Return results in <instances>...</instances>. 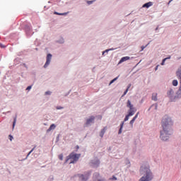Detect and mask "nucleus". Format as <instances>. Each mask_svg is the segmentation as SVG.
<instances>
[{
  "instance_id": "nucleus-1",
  "label": "nucleus",
  "mask_w": 181,
  "mask_h": 181,
  "mask_svg": "<svg viewBox=\"0 0 181 181\" xmlns=\"http://www.w3.org/2000/svg\"><path fill=\"white\" fill-rule=\"evenodd\" d=\"M161 126L163 130L160 132V138L163 141H168L170 135H171L172 127L173 126V122L172 119L168 116L163 117L161 121Z\"/></svg>"
},
{
  "instance_id": "nucleus-2",
  "label": "nucleus",
  "mask_w": 181,
  "mask_h": 181,
  "mask_svg": "<svg viewBox=\"0 0 181 181\" xmlns=\"http://www.w3.org/2000/svg\"><path fill=\"white\" fill-rule=\"evenodd\" d=\"M140 172L141 175H144L143 177L140 179V181H151L153 180V174L148 165L141 166Z\"/></svg>"
},
{
  "instance_id": "nucleus-3",
  "label": "nucleus",
  "mask_w": 181,
  "mask_h": 181,
  "mask_svg": "<svg viewBox=\"0 0 181 181\" xmlns=\"http://www.w3.org/2000/svg\"><path fill=\"white\" fill-rule=\"evenodd\" d=\"M127 107L129 108V110L128 112V115L126 116L124 121L127 122L129 120V117L133 116L135 112H136V107H134V105H132L130 100H127Z\"/></svg>"
},
{
  "instance_id": "nucleus-4",
  "label": "nucleus",
  "mask_w": 181,
  "mask_h": 181,
  "mask_svg": "<svg viewBox=\"0 0 181 181\" xmlns=\"http://www.w3.org/2000/svg\"><path fill=\"white\" fill-rule=\"evenodd\" d=\"M80 154L71 153V154H69V156H67L66 163H67L70 160L69 163H74L78 160V159L80 158Z\"/></svg>"
},
{
  "instance_id": "nucleus-5",
  "label": "nucleus",
  "mask_w": 181,
  "mask_h": 181,
  "mask_svg": "<svg viewBox=\"0 0 181 181\" xmlns=\"http://www.w3.org/2000/svg\"><path fill=\"white\" fill-rule=\"evenodd\" d=\"M52 58V55L51 54H48L46 57V62L44 65V68L47 69V66L50 64L51 60Z\"/></svg>"
},
{
  "instance_id": "nucleus-6",
  "label": "nucleus",
  "mask_w": 181,
  "mask_h": 181,
  "mask_svg": "<svg viewBox=\"0 0 181 181\" xmlns=\"http://www.w3.org/2000/svg\"><path fill=\"white\" fill-rule=\"evenodd\" d=\"M176 76L180 80V86L179 87V89L177 90V94L180 95L181 94V70H177L176 71Z\"/></svg>"
},
{
  "instance_id": "nucleus-7",
  "label": "nucleus",
  "mask_w": 181,
  "mask_h": 181,
  "mask_svg": "<svg viewBox=\"0 0 181 181\" xmlns=\"http://www.w3.org/2000/svg\"><path fill=\"white\" fill-rule=\"evenodd\" d=\"M88 176H90V173L86 174V175H81L79 177L82 181H87L88 180Z\"/></svg>"
},
{
  "instance_id": "nucleus-8",
  "label": "nucleus",
  "mask_w": 181,
  "mask_h": 181,
  "mask_svg": "<svg viewBox=\"0 0 181 181\" xmlns=\"http://www.w3.org/2000/svg\"><path fill=\"white\" fill-rule=\"evenodd\" d=\"M128 60H130V57H124L119 61V64H121L122 63H123L124 62H127Z\"/></svg>"
},
{
  "instance_id": "nucleus-9",
  "label": "nucleus",
  "mask_w": 181,
  "mask_h": 181,
  "mask_svg": "<svg viewBox=\"0 0 181 181\" xmlns=\"http://www.w3.org/2000/svg\"><path fill=\"white\" fill-rule=\"evenodd\" d=\"M94 119H95V117L93 116H91L89 119L86 120V124L88 125L90 123L93 122Z\"/></svg>"
},
{
  "instance_id": "nucleus-10",
  "label": "nucleus",
  "mask_w": 181,
  "mask_h": 181,
  "mask_svg": "<svg viewBox=\"0 0 181 181\" xmlns=\"http://www.w3.org/2000/svg\"><path fill=\"white\" fill-rule=\"evenodd\" d=\"M139 115V112H138V113H136V116L133 118V119L130 122V124L132 126H133L134 122L136 121V119L138 118V116Z\"/></svg>"
},
{
  "instance_id": "nucleus-11",
  "label": "nucleus",
  "mask_w": 181,
  "mask_h": 181,
  "mask_svg": "<svg viewBox=\"0 0 181 181\" xmlns=\"http://www.w3.org/2000/svg\"><path fill=\"white\" fill-rule=\"evenodd\" d=\"M106 130H107V127H104V129L101 130V132L100 133V137H102V138L103 137L104 134L105 133Z\"/></svg>"
},
{
  "instance_id": "nucleus-12",
  "label": "nucleus",
  "mask_w": 181,
  "mask_h": 181,
  "mask_svg": "<svg viewBox=\"0 0 181 181\" xmlns=\"http://www.w3.org/2000/svg\"><path fill=\"white\" fill-rule=\"evenodd\" d=\"M153 6V3L152 2H148L147 4H145L144 5H143V8H149L151 6Z\"/></svg>"
},
{
  "instance_id": "nucleus-13",
  "label": "nucleus",
  "mask_w": 181,
  "mask_h": 181,
  "mask_svg": "<svg viewBox=\"0 0 181 181\" xmlns=\"http://www.w3.org/2000/svg\"><path fill=\"white\" fill-rule=\"evenodd\" d=\"M171 57L169 56L168 57H166V58H164L163 60H162V62L160 64L161 66H164L165 65V62H166V60L168 59H170Z\"/></svg>"
},
{
  "instance_id": "nucleus-14",
  "label": "nucleus",
  "mask_w": 181,
  "mask_h": 181,
  "mask_svg": "<svg viewBox=\"0 0 181 181\" xmlns=\"http://www.w3.org/2000/svg\"><path fill=\"white\" fill-rule=\"evenodd\" d=\"M157 95L158 94L156 93H153L151 97V99L154 101H157L158 100Z\"/></svg>"
},
{
  "instance_id": "nucleus-15",
  "label": "nucleus",
  "mask_w": 181,
  "mask_h": 181,
  "mask_svg": "<svg viewBox=\"0 0 181 181\" xmlns=\"http://www.w3.org/2000/svg\"><path fill=\"white\" fill-rule=\"evenodd\" d=\"M172 84L173 86H178V81L175 79L172 81Z\"/></svg>"
},
{
  "instance_id": "nucleus-16",
  "label": "nucleus",
  "mask_w": 181,
  "mask_h": 181,
  "mask_svg": "<svg viewBox=\"0 0 181 181\" xmlns=\"http://www.w3.org/2000/svg\"><path fill=\"white\" fill-rule=\"evenodd\" d=\"M56 128V125L55 124H51L49 128L47 129V132H50L52 129H54Z\"/></svg>"
},
{
  "instance_id": "nucleus-17",
  "label": "nucleus",
  "mask_w": 181,
  "mask_h": 181,
  "mask_svg": "<svg viewBox=\"0 0 181 181\" xmlns=\"http://www.w3.org/2000/svg\"><path fill=\"white\" fill-rule=\"evenodd\" d=\"M113 50H115L114 48H111V49H106L105 51H104V52H103V55H104L105 53H108L110 51H113Z\"/></svg>"
},
{
  "instance_id": "nucleus-18",
  "label": "nucleus",
  "mask_w": 181,
  "mask_h": 181,
  "mask_svg": "<svg viewBox=\"0 0 181 181\" xmlns=\"http://www.w3.org/2000/svg\"><path fill=\"white\" fill-rule=\"evenodd\" d=\"M69 13H59L58 12H54V14L56 15H60V16H66Z\"/></svg>"
},
{
  "instance_id": "nucleus-19",
  "label": "nucleus",
  "mask_w": 181,
  "mask_h": 181,
  "mask_svg": "<svg viewBox=\"0 0 181 181\" xmlns=\"http://www.w3.org/2000/svg\"><path fill=\"white\" fill-rule=\"evenodd\" d=\"M117 78H118V77H116V78H115L114 79H112V80L110 81V86L111 84H112L115 81H116L117 80Z\"/></svg>"
},
{
  "instance_id": "nucleus-20",
  "label": "nucleus",
  "mask_w": 181,
  "mask_h": 181,
  "mask_svg": "<svg viewBox=\"0 0 181 181\" xmlns=\"http://www.w3.org/2000/svg\"><path fill=\"white\" fill-rule=\"evenodd\" d=\"M58 157H59V160H63V159H64V155H63V154L59 155Z\"/></svg>"
},
{
  "instance_id": "nucleus-21",
  "label": "nucleus",
  "mask_w": 181,
  "mask_h": 181,
  "mask_svg": "<svg viewBox=\"0 0 181 181\" xmlns=\"http://www.w3.org/2000/svg\"><path fill=\"white\" fill-rule=\"evenodd\" d=\"M35 148H36V146H35L33 149H31L30 151H29V153L27 155V157L29 156L31 154V153L35 150Z\"/></svg>"
},
{
  "instance_id": "nucleus-22",
  "label": "nucleus",
  "mask_w": 181,
  "mask_h": 181,
  "mask_svg": "<svg viewBox=\"0 0 181 181\" xmlns=\"http://www.w3.org/2000/svg\"><path fill=\"white\" fill-rule=\"evenodd\" d=\"M35 148H36V146H35L33 149H31L30 151H29V153L27 155V157L29 156L31 154V153L35 150Z\"/></svg>"
},
{
  "instance_id": "nucleus-23",
  "label": "nucleus",
  "mask_w": 181,
  "mask_h": 181,
  "mask_svg": "<svg viewBox=\"0 0 181 181\" xmlns=\"http://www.w3.org/2000/svg\"><path fill=\"white\" fill-rule=\"evenodd\" d=\"M95 1H87L86 3L88 4V5H90L92 4Z\"/></svg>"
},
{
  "instance_id": "nucleus-24",
  "label": "nucleus",
  "mask_w": 181,
  "mask_h": 181,
  "mask_svg": "<svg viewBox=\"0 0 181 181\" xmlns=\"http://www.w3.org/2000/svg\"><path fill=\"white\" fill-rule=\"evenodd\" d=\"M16 123V118H14V122H13V128L15 127Z\"/></svg>"
},
{
  "instance_id": "nucleus-25",
  "label": "nucleus",
  "mask_w": 181,
  "mask_h": 181,
  "mask_svg": "<svg viewBox=\"0 0 181 181\" xmlns=\"http://www.w3.org/2000/svg\"><path fill=\"white\" fill-rule=\"evenodd\" d=\"M110 180H115V181L117 180V177H116L115 176H114V175H113L112 177L110 178Z\"/></svg>"
},
{
  "instance_id": "nucleus-26",
  "label": "nucleus",
  "mask_w": 181,
  "mask_h": 181,
  "mask_svg": "<svg viewBox=\"0 0 181 181\" xmlns=\"http://www.w3.org/2000/svg\"><path fill=\"white\" fill-rule=\"evenodd\" d=\"M123 124H124L123 123L121 124V128H120V129L119 131V134H122V129L123 127Z\"/></svg>"
},
{
  "instance_id": "nucleus-27",
  "label": "nucleus",
  "mask_w": 181,
  "mask_h": 181,
  "mask_svg": "<svg viewBox=\"0 0 181 181\" xmlns=\"http://www.w3.org/2000/svg\"><path fill=\"white\" fill-rule=\"evenodd\" d=\"M32 88V86H28L27 88H26V90H31Z\"/></svg>"
},
{
  "instance_id": "nucleus-28",
  "label": "nucleus",
  "mask_w": 181,
  "mask_h": 181,
  "mask_svg": "<svg viewBox=\"0 0 181 181\" xmlns=\"http://www.w3.org/2000/svg\"><path fill=\"white\" fill-rule=\"evenodd\" d=\"M51 94H52V92L49 90L45 92V95H51Z\"/></svg>"
},
{
  "instance_id": "nucleus-29",
  "label": "nucleus",
  "mask_w": 181,
  "mask_h": 181,
  "mask_svg": "<svg viewBox=\"0 0 181 181\" xmlns=\"http://www.w3.org/2000/svg\"><path fill=\"white\" fill-rule=\"evenodd\" d=\"M129 91L128 88H127V90L124 92L123 96H124L125 95H127V92Z\"/></svg>"
},
{
  "instance_id": "nucleus-30",
  "label": "nucleus",
  "mask_w": 181,
  "mask_h": 181,
  "mask_svg": "<svg viewBox=\"0 0 181 181\" xmlns=\"http://www.w3.org/2000/svg\"><path fill=\"white\" fill-rule=\"evenodd\" d=\"M63 107H62V106H57V110H62Z\"/></svg>"
},
{
  "instance_id": "nucleus-31",
  "label": "nucleus",
  "mask_w": 181,
  "mask_h": 181,
  "mask_svg": "<svg viewBox=\"0 0 181 181\" xmlns=\"http://www.w3.org/2000/svg\"><path fill=\"white\" fill-rule=\"evenodd\" d=\"M95 177H98L99 176V174L98 173H95L94 174Z\"/></svg>"
},
{
  "instance_id": "nucleus-32",
  "label": "nucleus",
  "mask_w": 181,
  "mask_h": 181,
  "mask_svg": "<svg viewBox=\"0 0 181 181\" xmlns=\"http://www.w3.org/2000/svg\"><path fill=\"white\" fill-rule=\"evenodd\" d=\"M159 65H157L155 68V71H157L158 69Z\"/></svg>"
},
{
  "instance_id": "nucleus-33",
  "label": "nucleus",
  "mask_w": 181,
  "mask_h": 181,
  "mask_svg": "<svg viewBox=\"0 0 181 181\" xmlns=\"http://www.w3.org/2000/svg\"><path fill=\"white\" fill-rule=\"evenodd\" d=\"M132 86V84H129V86L127 87V89L129 90L130 88V87Z\"/></svg>"
},
{
  "instance_id": "nucleus-34",
  "label": "nucleus",
  "mask_w": 181,
  "mask_h": 181,
  "mask_svg": "<svg viewBox=\"0 0 181 181\" xmlns=\"http://www.w3.org/2000/svg\"><path fill=\"white\" fill-rule=\"evenodd\" d=\"M9 136H10V140L12 141L13 137L12 136H11V135Z\"/></svg>"
},
{
  "instance_id": "nucleus-35",
  "label": "nucleus",
  "mask_w": 181,
  "mask_h": 181,
  "mask_svg": "<svg viewBox=\"0 0 181 181\" xmlns=\"http://www.w3.org/2000/svg\"><path fill=\"white\" fill-rule=\"evenodd\" d=\"M23 66L24 67L27 68L26 64H23Z\"/></svg>"
},
{
  "instance_id": "nucleus-36",
  "label": "nucleus",
  "mask_w": 181,
  "mask_h": 181,
  "mask_svg": "<svg viewBox=\"0 0 181 181\" xmlns=\"http://www.w3.org/2000/svg\"><path fill=\"white\" fill-rule=\"evenodd\" d=\"M144 49H145V47H141V51H144Z\"/></svg>"
},
{
  "instance_id": "nucleus-37",
  "label": "nucleus",
  "mask_w": 181,
  "mask_h": 181,
  "mask_svg": "<svg viewBox=\"0 0 181 181\" xmlns=\"http://www.w3.org/2000/svg\"><path fill=\"white\" fill-rule=\"evenodd\" d=\"M173 0H170L168 4H170Z\"/></svg>"
},
{
  "instance_id": "nucleus-38",
  "label": "nucleus",
  "mask_w": 181,
  "mask_h": 181,
  "mask_svg": "<svg viewBox=\"0 0 181 181\" xmlns=\"http://www.w3.org/2000/svg\"><path fill=\"white\" fill-rule=\"evenodd\" d=\"M98 181H104V180H99V179H98Z\"/></svg>"
},
{
  "instance_id": "nucleus-39",
  "label": "nucleus",
  "mask_w": 181,
  "mask_h": 181,
  "mask_svg": "<svg viewBox=\"0 0 181 181\" xmlns=\"http://www.w3.org/2000/svg\"><path fill=\"white\" fill-rule=\"evenodd\" d=\"M99 119H102V117H101V116H100V117H99Z\"/></svg>"
},
{
  "instance_id": "nucleus-40",
  "label": "nucleus",
  "mask_w": 181,
  "mask_h": 181,
  "mask_svg": "<svg viewBox=\"0 0 181 181\" xmlns=\"http://www.w3.org/2000/svg\"><path fill=\"white\" fill-rule=\"evenodd\" d=\"M1 47H4V45H1Z\"/></svg>"
},
{
  "instance_id": "nucleus-41",
  "label": "nucleus",
  "mask_w": 181,
  "mask_h": 181,
  "mask_svg": "<svg viewBox=\"0 0 181 181\" xmlns=\"http://www.w3.org/2000/svg\"><path fill=\"white\" fill-rule=\"evenodd\" d=\"M97 163L99 164V160H98Z\"/></svg>"
},
{
  "instance_id": "nucleus-42",
  "label": "nucleus",
  "mask_w": 181,
  "mask_h": 181,
  "mask_svg": "<svg viewBox=\"0 0 181 181\" xmlns=\"http://www.w3.org/2000/svg\"><path fill=\"white\" fill-rule=\"evenodd\" d=\"M178 71H181V69H179Z\"/></svg>"
}]
</instances>
